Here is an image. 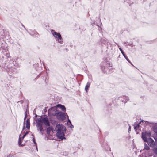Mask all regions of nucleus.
<instances>
[{
	"label": "nucleus",
	"instance_id": "obj_1",
	"mask_svg": "<svg viewBox=\"0 0 157 157\" xmlns=\"http://www.w3.org/2000/svg\"><path fill=\"white\" fill-rule=\"evenodd\" d=\"M36 123V126L37 128V130H39L41 132H44V131L43 128V123H44L45 126V128H46V126H49L47 129V134H50V132L52 131V127L50 126V123L47 116L42 118L40 117L37 118Z\"/></svg>",
	"mask_w": 157,
	"mask_h": 157
},
{
	"label": "nucleus",
	"instance_id": "obj_2",
	"mask_svg": "<svg viewBox=\"0 0 157 157\" xmlns=\"http://www.w3.org/2000/svg\"><path fill=\"white\" fill-rule=\"evenodd\" d=\"M64 126L62 124H58L56 125L55 128V130L57 132L56 135L57 137L60 139L61 140L63 139H66L64 137V134L63 132L64 130Z\"/></svg>",
	"mask_w": 157,
	"mask_h": 157
},
{
	"label": "nucleus",
	"instance_id": "obj_3",
	"mask_svg": "<svg viewBox=\"0 0 157 157\" xmlns=\"http://www.w3.org/2000/svg\"><path fill=\"white\" fill-rule=\"evenodd\" d=\"M17 58H16L11 60L9 63L7 61V65L10 66V67L9 68L10 70L9 72H8L9 75H12L11 73L13 71V69H15L19 67V65L17 62Z\"/></svg>",
	"mask_w": 157,
	"mask_h": 157
},
{
	"label": "nucleus",
	"instance_id": "obj_4",
	"mask_svg": "<svg viewBox=\"0 0 157 157\" xmlns=\"http://www.w3.org/2000/svg\"><path fill=\"white\" fill-rule=\"evenodd\" d=\"M0 57L1 59H0V67L2 68V70L9 72L10 70L9 68L10 66L7 65V61H5L3 56H2V58L0 56Z\"/></svg>",
	"mask_w": 157,
	"mask_h": 157
},
{
	"label": "nucleus",
	"instance_id": "obj_5",
	"mask_svg": "<svg viewBox=\"0 0 157 157\" xmlns=\"http://www.w3.org/2000/svg\"><path fill=\"white\" fill-rule=\"evenodd\" d=\"M53 115L56 116L57 119L59 120L63 121L66 118V116H67V113L61 112L56 111Z\"/></svg>",
	"mask_w": 157,
	"mask_h": 157
},
{
	"label": "nucleus",
	"instance_id": "obj_6",
	"mask_svg": "<svg viewBox=\"0 0 157 157\" xmlns=\"http://www.w3.org/2000/svg\"><path fill=\"white\" fill-rule=\"evenodd\" d=\"M51 31L52 34L56 39V40L58 41L59 43L62 44L63 43V41L60 33L56 32L53 30H52Z\"/></svg>",
	"mask_w": 157,
	"mask_h": 157
},
{
	"label": "nucleus",
	"instance_id": "obj_7",
	"mask_svg": "<svg viewBox=\"0 0 157 157\" xmlns=\"http://www.w3.org/2000/svg\"><path fill=\"white\" fill-rule=\"evenodd\" d=\"M59 108L61 109L64 111L65 112L66 111V108L64 105H62L61 104H58L55 107H52L50 110H53L55 112H56L57 111V108Z\"/></svg>",
	"mask_w": 157,
	"mask_h": 157
},
{
	"label": "nucleus",
	"instance_id": "obj_8",
	"mask_svg": "<svg viewBox=\"0 0 157 157\" xmlns=\"http://www.w3.org/2000/svg\"><path fill=\"white\" fill-rule=\"evenodd\" d=\"M146 142H147L148 144L151 147L153 148L155 146V143L153 139L150 137L147 138V141Z\"/></svg>",
	"mask_w": 157,
	"mask_h": 157
},
{
	"label": "nucleus",
	"instance_id": "obj_9",
	"mask_svg": "<svg viewBox=\"0 0 157 157\" xmlns=\"http://www.w3.org/2000/svg\"><path fill=\"white\" fill-rule=\"evenodd\" d=\"M145 122L147 123L152 124H153L152 126V129L155 132V133L154 135V136H157V123H154L152 122H149L147 121H144Z\"/></svg>",
	"mask_w": 157,
	"mask_h": 157
},
{
	"label": "nucleus",
	"instance_id": "obj_10",
	"mask_svg": "<svg viewBox=\"0 0 157 157\" xmlns=\"http://www.w3.org/2000/svg\"><path fill=\"white\" fill-rule=\"evenodd\" d=\"M100 42L101 44H104L106 46H107L109 41L106 38L103 37L101 39Z\"/></svg>",
	"mask_w": 157,
	"mask_h": 157
},
{
	"label": "nucleus",
	"instance_id": "obj_11",
	"mask_svg": "<svg viewBox=\"0 0 157 157\" xmlns=\"http://www.w3.org/2000/svg\"><path fill=\"white\" fill-rule=\"evenodd\" d=\"M26 128H27V129H29L30 128V121H29V118H27L26 121Z\"/></svg>",
	"mask_w": 157,
	"mask_h": 157
},
{
	"label": "nucleus",
	"instance_id": "obj_12",
	"mask_svg": "<svg viewBox=\"0 0 157 157\" xmlns=\"http://www.w3.org/2000/svg\"><path fill=\"white\" fill-rule=\"evenodd\" d=\"M142 138L144 142H146V141H147V139L146 137V135L145 133L144 132L142 133Z\"/></svg>",
	"mask_w": 157,
	"mask_h": 157
},
{
	"label": "nucleus",
	"instance_id": "obj_13",
	"mask_svg": "<svg viewBox=\"0 0 157 157\" xmlns=\"http://www.w3.org/2000/svg\"><path fill=\"white\" fill-rule=\"evenodd\" d=\"M90 84L91 82H88L85 87V90L86 92H88V90L89 89Z\"/></svg>",
	"mask_w": 157,
	"mask_h": 157
},
{
	"label": "nucleus",
	"instance_id": "obj_14",
	"mask_svg": "<svg viewBox=\"0 0 157 157\" xmlns=\"http://www.w3.org/2000/svg\"><path fill=\"white\" fill-rule=\"evenodd\" d=\"M143 120H142L136 126L134 127V129L135 130H136V129L139 128V127L140 126V124L141 123V122H143Z\"/></svg>",
	"mask_w": 157,
	"mask_h": 157
},
{
	"label": "nucleus",
	"instance_id": "obj_15",
	"mask_svg": "<svg viewBox=\"0 0 157 157\" xmlns=\"http://www.w3.org/2000/svg\"><path fill=\"white\" fill-rule=\"evenodd\" d=\"M3 54L4 55H5L6 56V57H4V59H5V60H6V58H9L10 56V54L9 53L7 52H3Z\"/></svg>",
	"mask_w": 157,
	"mask_h": 157
},
{
	"label": "nucleus",
	"instance_id": "obj_16",
	"mask_svg": "<svg viewBox=\"0 0 157 157\" xmlns=\"http://www.w3.org/2000/svg\"><path fill=\"white\" fill-rule=\"evenodd\" d=\"M32 136H33V138L32 139V140L33 141V143H34V144H35V145L36 146V147L37 150H38L37 148V144H36V142L35 139L34 135L33 134H32Z\"/></svg>",
	"mask_w": 157,
	"mask_h": 157
},
{
	"label": "nucleus",
	"instance_id": "obj_17",
	"mask_svg": "<svg viewBox=\"0 0 157 157\" xmlns=\"http://www.w3.org/2000/svg\"><path fill=\"white\" fill-rule=\"evenodd\" d=\"M144 149H146L147 150H149L150 149V148L147 145V144L145 143H144Z\"/></svg>",
	"mask_w": 157,
	"mask_h": 157
},
{
	"label": "nucleus",
	"instance_id": "obj_18",
	"mask_svg": "<svg viewBox=\"0 0 157 157\" xmlns=\"http://www.w3.org/2000/svg\"><path fill=\"white\" fill-rule=\"evenodd\" d=\"M145 133H146V136H147L148 137H150L151 136V132L150 131L146 132Z\"/></svg>",
	"mask_w": 157,
	"mask_h": 157
},
{
	"label": "nucleus",
	"instance_id": "obj_19",
	"mask_svg": "<svg viewBox=\"0 0 157 157\" xmlns=\"http://www.w3.org/2000/svg\"><path fill=\"white\" fill-rule=\"evenodd\" d=\"M103 71L104 73H109V69H107V67H105Z\"/></svg>",
	"mask_w": 157,
	"mask_h": 157
},
{
	"label": "nucleus",
	"instance_id": "obj_20",
	"mask_svg": "<svg viewBox=\"0 0 157 157\" xmlns=\"http://www.w3.org/2000/svg\"><path fill=\"white\" fill-rule=\"evenodd\" d=\"M153 151L154 153L156 155H157V147H154L153 148Z\"/></svg>",
	"mask_w": 157,
	"mask_h": 157
},
{
	"label": "nucleus",
	"instance_id": "obj_21",
	"mask_svg": "<svg viewBox=\"0 0 157 157\" xmlns=\"http://www.w3.org/2000/svg\"><path fill=\"white\" fill-rule=\"evenodd\" d=\"M121 98L123 99H124L126 101V100L128 101L129 100L128 97L126 96L123 95L122 96Z\"/></svg>",
	"mask_w": 157,
	"mask_h": 157
},
{
	"label": "nucleus",
	"instance_id": "obj_22",
	"mask_svg": "<svg viewBox=\"0 0 157 157\" xmlns=\"http://www.w3.org/2000/svg\"><path fill=\"white\" fill-rule=\"evenodd\" d=\"M21 135H20L19 138V141H18V144L19 145H21V137H20Z\"/></svg>",
	"mask_w": 157,
	"mask_h": 157
},
{
	"label": "nucleus",
	"instance_id": "obj_23",
	"mask_svg": "<svg viewBox=\"0 0 157 157\" xmlns=\"http://www.w3.org/2000/svg\"><path fill=\"white\" fill-rule=\"evenodd\" d=\"M67 117L68 119V122H67V124H68V125L69 126V124H71V122L70 120L69 119L68 116L67 115Z\"/></svg>",
	"mask_w": 157,
	"mask_h": 157
},
{
	"label": "nucleus",
	"instance_id": "obj_24",
	"mask_svg": "<svg viewBox=\"0 0 157 157\" xmlns=\"http://www.w3.org/2000/svg\"><path fill=\"white\" fill-rule=\"evenodd\" d=\"M119 49L120 50L121 53L123 55L125 54L124 51L122 50V49H121V48H120V47L119 48Z\"/></svg>",
	"mask_w": 157,
	"mask_h": 157
},
{
	"label": "nucleus",
	"instance_id": "obj_25",
	"mask_svg": "<svg viewBox=\"0 0 157 157\" xmlns=\"http://www.w3.org/2000/svg\"><path fill=\"white\" fill-rule=\"evenodd\" d=\"M29 132L27 131L25 133V134L22 137V140L25 137V136L28 134Z\"/></svg>",
	"mask_w": 157,
	"mask_h": 157
},
{
	"label": "nucleus",
	"instance_id": "obj_26",
	"mask_svg": "<svg viewBox=\"0 0 157 157\" xmlns=\"http://www.w3.org/2000/svg\"><path fill=\"white\" fill-rule=\"evenodd\" d=\"M25 117L24 118V120H25L26 118H27V111H26L25 112Z\"/></svg>",
	"mask_w": 157,
	"mask_h": 157
},
{
	"label": "nucleus",
	"instance_id": "obj_27",
	"mask_svg": "<svg viewBox=\"0 0 157 157\" xmlns=\"http://www.w3.org/2000/svg\"><path fill=\"white\" fill-rule=\"evenodd\" d=\"M126 60L131 65H133L132 63L130 62V61L129 60L128 58H126Z\"/></svg>",
	"mask_w": 157,
	"mask_h": 157
},
{
	"label": "nucleus",
	"instance_id": "obj_28",
	"mask_svg": "<svg viewBox=\"0 0 157 157\" xmlns=\"http://www.w3.org/2000/svg\"><path fill=\"white\" fill-rule=\"evenodd\" d=\"M153 137L154 138V139L155 140V141L157 140V136H153Z\"/></svg>",
	"mask_w": 157,
	"mask_h": 157
},
{
	"label": "nucleus",
	"instance_id": "obj_29",
	"mask_svg": "<svg viewBox=\"0 0 157 157\" xmlns=\"http://www.w3.org/2000/svg\"><path fill=\"white\" fill-rule=\"evenodd\" d=\"M69 127L71 128H74V126L72 124H71V126H69Z\"/></svg>",
	"mask_w": 157,
	"mask_h": 157
},
{
	"label": "nucleus",
	"instance_id": "obj_30",
	"mask_svg": "<svg viewBox=\"0 0 157 157\" xmlns=\"http://www.w3.org/2000/svg\"><path fill=\"white\" fill-rule=\"evenodd\" d=\"M123 56H124V57L125 58V59H126V58H128L125 55V54H124V55H123Z\"/></svg>",
	"mask_w": 157,
	"mask_h": 157
},
{
	"label": "nucleus",
	"instance_id": "obj_31",
	"mask_svg": "<svg viewBox=\"0 0 157 157\" xmlns=\"http://www.w3.org/2000/svg\"><path fill=\"white\" fill-rule=\"evenodd\" d=\"M128 132H129V131H131V126H129V127L128 129Z\"/></svg>",
	"mask_w": 157,
	"mask_h": 157
},
{
	"label": "nucleus",
	"instance_id": "obj_32",
	"mask_svg": "<svg viewBox=\"0 0 157 157\" xmlns=\"http://www.w3.org/2000/svg\"><path fill=\"white\" fill-rule=\"evenodd\" d=\"M8 156L9 157H10V156L11 157L12 156V155L10 154V155H9Z\"/></svg>",
	"mask_w": 157,
	"mask_h": 157
},
{
	"label": "nucleus",
	"instance_id": "obj_33",
	"mask_svg": "<svg viewBox=\"0 0 157 157\" xmlns=\"http://www.w3.org/2000/svg\"><path fill=\"white\" fill-rule=\"evenodd\" d=\"M22 26L24 27V28L25 29V27L24 26V25H23L22 24Z\"/></svg>",
	"mask_w": 157,
	"mask_h": 157
},
{
	"label": "nucleus",
	"instance_id": "obj_34",
	"mask_svg": "<svg viewBox=\"0 0 157 157\" xmlns=\"http://www.w3.org/2000/svg\"><path fill=\"white\" fill-rule=\"evenodd\" d=\"M25 121H24V123H23V126H25Z\"/></svg>",
	"mask_w": 157,
	"mask_h": 157
},
{
	"label": "nucleus",
	"instance_id": "obj_35",
	"mask_svg": "<svg viewBox=\"0 0 157 157\" xmlns=\"http://www.w3.org/2000/svg\"><path fill=\"white\" fill-rule=\"evenodd\" d=\"M25 126H23V129H22L23 130H24V129L25 128Z\"/></svg>",
	"mask_w": 157,
	"mask_h": 157
},
{
	"label": "nucleus",
	"instance_id": "obj_36",
	"mask_svg": "<svg viewBox=\"0 0 157 157\" xmlns=\"http://www.w3.org/2000/svg\"><path fill=\"white\" fill-rule=\"evenodd\" d=\"M115 43L117 45L118 47H119V45H118V44L117 43Z\"/></svg>",
	"mask_w": 157,
	"mask_h": 157
},
{
	"label": "nucleus",
	"instance_id": "obj_37",
	"mask_svg": "<svg viewBox=\"0 0 157 157\" xmlns=\"http://www.w3.org/2000/svg\"><path fill=\"white\" fill-rule=\"evenodd\" d=\"M38 116V115L36 114H35V117H37Z\"/></svg>",
	"mask_w": 157,
	"mask_h": 157
},
{
	"label": "nucleus",
	"instance_id": "obj_38",
	"mask_svg": "<svg viewBox=\"0 0 157 157\" xmlns=\"http://www.w3.org/2000/svg\"><path fill=\"white\" fill-rule=\"evenodd\" d=\"M71 126V124H69V126Z\"/></svg>",
	"mask_w": 157,
	"mask_h": 157
},
{
	"label": "nucleus",
	"instance_id": "obj_39",
	"mask_svg": "<svg viewBox=\"0 0 157 157\" xmlns=\"http://www.w3.org/2000/svg\"><path fill=\"white\" fill-rule=\"evenodd\" d=\"M38 34V33L36 32V34Z\"/></svg>",
	"mask_w": 157,
	"mask_h": 157
},
{
	"label": "nucleus",
	"instance_id": "obj_40",
	"mask_svg": "<svg viewBox=\"0 0 157 157\" xmlns=\"http://www.w3.org/2000/svg\"><path fill=\"white\" fill-rule=\"evenodd\" d=\"M41 134H43V133L42 132H41Z\"/></svg>",
	"mask_w": 157,
	"mask_h": 157
},
{
	"label": "nucleus",
	"instance_id": "obj_41",
	"mask_svg": "<svg viewBox=\"0 0 157 157\" xmlns=\"http://www.w3.org/2000/svg\"><path fill=\"white\" fill-rule=\"evenodd\" d=\"M110 151H111V149L110 148Z\"/></svg>",
	"mask_w": 157,
	"mask_h": 157
},
{
	"label": "nucleus",
	"instance_id": "obj_42",
	"mask_svg": "<svg viewBox=\"0 0 157 157\" xmlns=\"http://www.w3.org/2000/svg\"><path fill=\"white\" fill-rule=\"evenodd\" d=\"M1 146L0 147V148H1Z\"/></svg>",
	"mask_w": 157,
	"mask_h": 157
},
{
	"label": "nucleus",
	"instance_id": "obj_43",
	"mask_svg": "<svg viewBox=\"0 0 157 157\" xmlns=\"http://www.w3.org/2000/svg\"><path fill=\"white\" fill-rule=\"evenodd\" d=\"M144 157H147V156H145Z\"/></svg>",
	"mask_w": 157,
	"mask_h": 157
}]
</instances>
